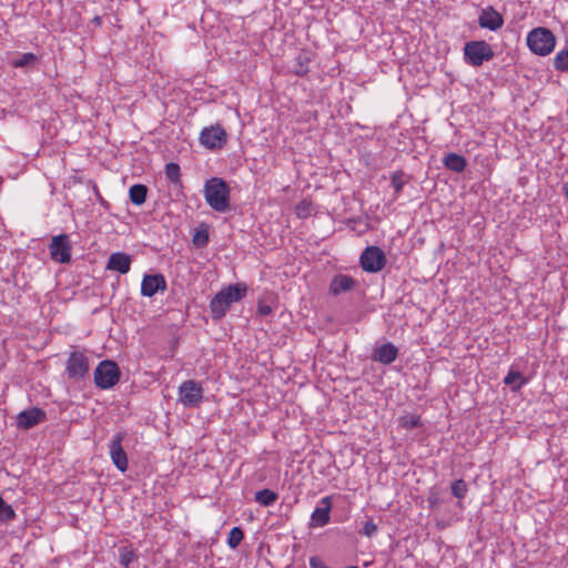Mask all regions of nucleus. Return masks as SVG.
Segmentation results:
<instances>
[{"label": "nucleus", "instance_id": "72a5a7b5", "mask_svg": "<svg viewBox=\"0 0 568 568\" xmlns=\"http://www.w3.org/2000/svg\"><path fill=\"white\" fill-rule=\"evenodd\" d=\"M193 242L197 246H204L209 242V236L206 233L197 232L193 237Z\"/></svg>", "mask_w": 568, "mask_h": 568}, {"label": "nucleus", "instance_id": "f704fd0d", "mask_svg": "<svg viewBox=\"0 0 568 568\" xmlns=\"http://www.w3.org/2000/svg\"><path fill=\"white\" fill-rule=\"evenodd\" d=\"M308 71V68H307V64L306 62H303L301 57L297 58V64H296V68H295V73L297 75H305Z\"/></svg>", "mask_w": 568, "mask_h": 568}, {"label": "nucleus", "instance_id": "f257e3e1", "mask_svg": "<svg viewBox=\"0 0 568 568\" xmlns=\"http://www.w3.org/2000/svg\"><path fill=\"white\" fill-rule=\"evenodd\" d=\"M247 292V286L243 283L229 285L220 291L210 303L212 316L222 318L232 303L241 301Z\"/></svg>", "mask_w": 568, "mask_h": 568}, {"label": "nucleus", "instance_id": "20e7f679", "mask_svg": "<svg viewBox=\"0 0 568 568\" xmlns=\"http://www.w3.org/2000/svg\"><path fill=\"white\" fill-rule=\"evenodd\" d=\"M494 55L491 45L484 40L469 41L464 45V60L471 67H480L484 62L491 60Z\"/></svg>", "mask_w": 568, "mask_h": 568}, {"label": "nucleus", "instance_id": "0eeeda50", "mask_svg": "<svg viewBox=\"0 0 568 568\" xmlns=\"http://www.w3.org/2000/svg\"><path fill=\"white\" fill-rule=\"evenodd\" d=\"M203 388L200 383L189 379L179 387V400L185 407H196L202 403Z\"/></svg>", "mask_w": 568, "mask_h": 568}, {"label": "nucleus", "instance_id": "e433bc0d", "mask_svg": "<svg viewBox=\"0 0 568 568\" xmlns=\"http://www.w3.org/2000/svg\"><path fill=\"white\" fill-rule=\"evenodd\" d=\"M310 566L311 568H329L326 565H324L317 557H312L310 559Z\"/></svg>", "mask_w": 568, "mask_h": 568}, {"label": "nucleus", "instance_id": "c85d7f7f", "mask_svg": "<svg viewBox=\"0 0 568 568\" xmlns=\"http://www.w3.org/2000/svg\"><path fill=\"white\" fill-rule=\"evenodd\" d=\"M37 61L36 54L28 52L23 53L19 59L12 61L14 68H23L28 64H32Z\"/></svg>", "mask_w": 568, "mask_h": 568}, {"label": "nucleus", "instance_id": "4468645a", "mask_svg": "<svg viewBox=\"0 0 568 568\" xmlns=\"http://www.w3.org/2000/svg\"><path fill=\"white\" fill-rule=\"evenodd\" d=\"M478 23L481 28L496 31L503 27L504 18L493 7H488L481 10L478 17Z\"/></svg>", "mask_w": 568, "mask_h": 568}, {"label": "nucleus", "instance_id": "cd10ccee", "mask_svg": "<svg viewBox=\"0 0 568 568\" xmlns=\"http://www.w3.org/2000/svg\"><path fill=\"white\" fill-rule=\"evenodd\" d=\"M452 494L459 498V499H463L466 494H467V485L466 483L463 480V479H457L455 481H453L452 484Z\"/></svg>", "mask_w": 568, "mask_h": 568}, {"label": "nucleus", "instance_id": "58836bf2", "mask_svg": "<svg viewBox=\"0 0 568 568\" xmlns=\"http://www.w3.org/2000/svg\"><path fill=\"white\" fill-rule=\"evenodd\" d=\"M562 193L566 197H568V181L562 185Z\"/></svg>", "mask_w": 568, "mask_h": 568}, {"label": "nucleus", "instance_id": "a211bd4d", "mask_svg": "<svg viewBox=\"0 0 568 568\" xmlns=\"http://www.w3.org/2000/svg\"><path fill=\"white\" fill-rule=\"evenodd\" d=\"M355 286V281L348 275L337 274L333 277L329 284V293L339 295L351 291Z\"/></svg>", "mask_w": 568, "mask_h": 568}, {"label": "nucleus", "instance_id": "f3484780", "mask_svg": "<svg viewBox=\"0 0 568 568\" xmlns=\"http://www.w3.org/2000/svg\"><path fill=\"white\" fill-rule=\"evenodd\" d=\"M131 267V257L122 252L112 253L109 257L106 268L126 274Z\"/></svg>", "mask_w": 568, "mask_h": 568}, {"label": "nucleus", "instance_id": "9b49d317", "mask_svg": "<svg viewBox=\"0 0 568 568\" xmlns=\"http://www.w3.org/2000/svg\"><path fill=\"white\" fill-rule=\"evenodd\" d=\"M50 256L54 262L68 263L71 258V244L67 234H59L51 239L49 245Z\"/></svg>", "mask_w": 568, "mask_h": 568}, {"label": "nucleus", "instance_id": "c756f323", "mask_svg": "<svg viewBox=\"0 0 568 568\" xmlns=\"http://www.w3.org/2000/svg\"><path fill=\"white\" fill-rule=\"evenodd\" d=\"M404 174L400 171H396L392 174V186L394 187L395 195L397 196L404 189L405 181Z\"/></svg>", "mask_w": 568, "mask_h": 568}, {"label": "nucleus", "instance_id": "4c0bfd02", "mask_svg": "<svg viewBox=\"0 0 568 568\" xmlns=\"http://www.w3.org/2000/svg\"><path fill=\"white\" fill-rule=\"evenodd\" d=\"M92 23H93V24H95L97 27H101V26H102V19H101V17L95 16V17L92 19Z\"/></svg>", "mask_w": 568, "mask_h": 568}, {"label": "nucleus", "instance_id": "2eb2a0df", "mask_svg": "<svg viewBox=\"0 0 568 568\" xmlns=\"http://www.w3.org/2000/svg\"><path fill=\"white\" fill-rule=\"evenodd\" d=\"M45 417V414L40 408H31L22 410L17 417L18 426L23 429H30L41 423Z\"/></svg>", "mask_w": 568, "mask_h": 568}, {"label": "nucleus", "instance_id": "423d86ee", "mask_svg": "<svg viewBox=\"0 0 568 568\" xmlns=\"http://www.w3.org/2000/svg\"><path fill=\"white\" fill-rule=\"evenodd\" d=\"M90 371L89 358L84 352L72 351L65 363V374L71 381L83 379Z\"/></svg>", "mask_w": 568, "mask_h": 568}, {"label": "nucleus", "instance_id": "f03ea898", "mask_svg": "<svg viewBox=\"0 0 568 568\" xmlns=\"http://www.w3.org/2000/svg\"><path fill=\"white\" fill-rule=\"evenodd\" d=\"M206 203L216 212H225L230 206V187L221 178H211L204 185Z\"/></svg>", "mask_w": 568, "mask_h": 568}, {"label": "nucleus", "instance_id": "dca6fc26", "mask_svg": "<svg viewBox=\"0 0 568 568\" xmlns=\"http://www.w3.org/2000/svg\"><path fill=\"white\" fill-rule=\"evenodd\" d=\"M397 347L392 343H385L379 347L375 348L373 353V361L384 365H389L397 358Z\"/></svg>", "mask_w": 568, "mask_h": 568}, {"label": "nucleus", "instance_id": "aec40b11", "mask_svg": "<svg viewBox=\"0 0 568 568\" xmlns=\"http://www.w3.org/2000/svg\"><path fill=\"white\" fill-rule=\"evenodd\" d=\"M528 383V379L525 378L519 372L509 371L508 374L504 378V384L511 387L513 392H518L521 389L524 385Z\"/></svg>", "mask_w": 568, "mask_h": 568}, {"label": "nucleus", "instance_id": "2f4dec72", "mask_svg": "<svg viewBox=\"0 0 568 568\" xmlns=\"http://www.w3.org/2000/svg\"><path fill=\"white\" fill-rule=\"evenodd\" d=\"M120 564L122 566H124L125 568H128L130 566V564L134 560L135 558V555L133 552V550L126 548V547H122L120 548Z\"/></svg>", "mask_w": 568, "mask_h": 568}, {"label": "nucleus", "instance_id": "9d476101", "mask_svg": "<svg viewBox=\"0 0 568 568\" xmlns=\"http://www.w3.org/2000/svg\"><path fill=\"white\" fill-rule=\"evenodd\" d=\"M126 437V433L118 432L109 444V453L113 465L121 473L128 469V456L122 447V443Z\"/></svg>", "mask_w": 568, "mask_h": 568}, {"label": "nucleus", "instance_id": "bb28decb", "mask_svg": "<svg viewBox=\"0 0 568 568\" xmlns=\"http://www.w3.org/2000/svg\"><path fill=\"white\" fill-rule=\"evenodd\" d=\"M16 518V511L13 508L6 504L2 497H0V520L1 521H11Z\"/></svg>", "mask_w": 568, "mask_h": 568}, {"label": "nucleus", "instance_id": "6ab92c4d", "mask_svg": "<svg viewBox=\"0 0 568 568\" xmlns=\"http://www.w3.org/2000/svg\"><path fill=\"white\" fill-rule=\"evenodd\" d=\"M443 162L448 170L456 173L463 172L467 165L466 159L457 153L446 154Z\"/></svg>", "mask_w": 568, "mask_h": 568}, {"label": "nucleus", "instance_id": "c9c22d12", "mask_svg": "<svg viewBox=\"0 0 568 568\" xmlns=\"http://www.w3.org/2000/svg\"><path fill=\"white\" fill-rule=\"evenodd\" d=\"M257 312L260 315H270L272 313V307L267 304L260 303L257 306Z\"/></svg>", "mask_w": 568, "mask_h": 568}, {"label": "nucleus", "instance_id": "473e14b6", "mask_svg": "<svg viewBox=\"0 0 568 568\" xmlns=\"http://www.w3.org/2000/svg\"><path fill=\"white\" fill-rule=\"evenodd\" d=\"M377 530H378V528H377L376 524L373 520H368L364 525V527H363L361 532H362V535L371 538V537H373V536H375L377 534Z\"/></svg>", "mask_w": 568, "mask_h": 568}, {"label": "nucleus", "instance_id": "ddd939ff", "mask_svg": "<svg viewBox=\"0 0 568 568\" xmlns=\"http://www.w3.org/2000/svg\"><path fill=\"white\" fill-rule=\"evenodd\" d=\"M166 290L165 277L158 273L152 275H144L141 282V294L146 297H152L158 292Z\"/></svg>", "mask_w": 568, "mask_h": 568}, {"label": "nucleus", "instance_id": "b1692460", "mask_svg": "<svg viewBox=\"0 0 568 568\" xmlns=\"http://www.w3.org/2000/svg\"><path fill=\"white\" fill-rule=\"evenodd\" d=\"M422 425L420 417L416 414H407L399 418V426L405 429L417 428Z\"/></svg>", "mask_w": 568, "mask_h": 568}, {"label": "nucleus", "instance_id": "7c9ffc66", "mask_svg": "<svg viewBox=\"0 0 568 568\" xmlns=\"http://www.w3.org/2000/svg\"><path fill=\"white\" fill-rule=\"evenodd\" d=\"M295 211L298 217L306 219L312 213V203L310 201L303 200L296 205Z\"/></svg>", "mask_w": 568, "mask_h": 568}, {"label": "nucleus", "instance_id": "1a4fd4ad", "mask_svg": "<svg viewBox=\"0 0 568 568\" xmlns=\"http://www.w3.org/2000/svg\"><path fill=\"white\" fill-rule=\"evenodd\" d=\"M227 141L226 131L219 124L203 128L200 133V142L206 149L220 150Z\"/></svg>", "mask_w": 568, "mask_h": 568}, {"label": "nucleus", "instance_id": "a878e982", "mask_svg": "<svg viewBox=\"0 0 568 568\" xmlns=\"http://www.w3.org/2000/svg\"><path fill=\"white\" fill-rule=\"evenodd\" d=\"M244 532L240 527H233L227 536V545L230 548L235 549L243 540Z\"/></svg>", "mask_w": 568, "mask_h": 568}, {"label": "nucleus", "instance_id": "5701e85b", "mask_svg": "<svg viewBox=\"0 0 568 568\" xmlns=\"http://www.w3.org/2000/svg\"><path fill=\"white\" fill-rule=\"evenodd\" d=\"M165 176L166 179L174 183V184H181V170L180 165L174 162H170L165 165Z\"/></svg>", "mask_w": 568, "mask_h": 568}, {"label": "nucleus", "instance_id": "393cba45", "mask_svg": "<svg viewBox=\"0 0 568 568\" xmlns=\"http://www.w3.org/2000/svg\"><path fill=\"white\" fill-rule=\"evenodd\" d=\"M554 68L560 72L568 71V49L560 50L554 58Z\"/></svg>", "mask_w": 568, "mask_h": 568}, {"label": "nucleus", "instance_id": "7ed1b4c3", "mask_svg": "<svg viewBox=\"0 0 568 568\" xmlns=\"http://www.w3.org/2000/svg\"><path fill=\"white\" fill-rule=\"evenodd\" d=\"M526 42L534 54L546 57L554 51L556 37L549 29L538 27L528 32Z\"/></svg>", "mask_w": 568, "mask_h": 568}, {"label": "nucleus", "instance_id": "f8f14e48", "mask_svg": "<svg viewBox=\"0 0 568 568\" xmlns=\"http://www.w3.org/2000/svg\"><path fill=\"white\" fill-rule=\"evenodd\" d=\"M333 507V497L325 496L323 497L318 506L313 510L311 515V526L312 527H324L331 520V510Z\"/></svg>", "mask_w": 568, "mask_h": 568}, {"label": "nucleus", "instance_id": "39448f33", "mask_svg": "<svg viewBox=\"0 0 568 568\" xmlns=\"http://www.w3.org/2000/svg\"><path fill=\"white\" fill-rule=\"evenodd\" d=\"M120 379V369L113 361H102L94 371V383L101 389L113 387Z\"/></svg>", "mask_w": 568, "mask_h": 568}, {"label": "nucleus", "instance_id": "4be33fe9", "mask_svg": "<svg viewBox=\"0 0 568 568\" xmlns=\"http://www.w3.org/2000/svg\"><path fill=\"white\" fill-rule=\"evenodd\" d=\"M277 493L268 488L255 493V501L265 507L273 505L277 500Z\"/></svg>", "mask_w": 568, "mask_h": 568}, {"label": "nucleus", "instance_id": "6e6552de", "mask_svg": "<svg viewBox=\"0 0 568 568\" xmlns=\"http://www.w3.org/2000/svg\"><path fill=\"white\" fill-rule=\"evenodd\" d=\"M359 261L365 272L377 273L384 268L386 257L378 246H368L362 252Z\"/></svg>", "mask_w": 568, "mask_h": 568}, {"label": "nucleus", "instance_id": "412c9836", "mask_svg": "<svg viewBox=\"0 0 568 568\" xmlns=\"http://www.w3.org/2000/svg\"><path fill=\"white\" fill-rule=\"evenodd\" d=\"M148 187L144 184H134L129 190L130 201L135 205H142L146 200Z\"/></svg>", "mask_w": 568, "mask_h": 568}]
</instances>
